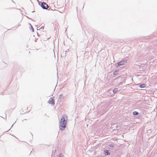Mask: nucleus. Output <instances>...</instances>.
Masks as SVG:
<instances>
[{
	"label": "nucleus",
	"instance_id": "nucleus-1",
	"mask_svg": "<svg viewBox=\"0 0 157 157\" xmlns=\"http://www.w3.org/2000/svg\"><path fill=\"white\" fill-rule=\"evenodd\" d=\"M67 117L65 115L63 116L60 122V129L63 130L65 128L67 122Z\"/></svg>",
	"mask_w": 157,
	"mask_h": 157
},
{
	"label": "nucleus",
	"instance_id": "nucleus-2",
	"mask_svg": "<svg viewBox=\"0 0 157 157\" xmlns=\"http://www.w3.org/2000/svg\"><path fill=\"white\" fill-rule=\"evenodd\" d=\"M28 108L27 107H24L23 109H22L21 111V112H22V113H25L29 112L30 111V109L28 110Z\"/></svg>",
	"mask_w": 157,
	"mask_h": 157
},
{
	"label": "nucleus",
	"instance_id": "nucleus-3",
	"mask_svg": "<svg viewBox=\"0 0 157 157\" xmlns=\"http://www.w3.org/2000/svg\"><path fill=\"white\" fill-rule=\"evenodd\" d=\"M41 6L44 9H47L48 7V5L44 2L42 3Z\"/></svg>",
	"mask_w": 157,
	"mask_h": 157
},
{
	"label": "nucleus",
	"instance_id": "nucleus-4",
	"mask_svg": "<svg viewBox=\"0 0 157 157\" xmlns=\"http://www.w3.org/2000/svg\"><path fill=\"white\" fill-rule=\"evenodd\" d=\"M48 102L50 104L54 105L55 104L54 98H50Z\"/></svg>",
	"mask_w": 157,
	"mask_h": 157
},
{
	"label": "nucleus",
	"instance_id": "nucleus-5",
	"mask_svg": "<svg viewBox=\"0 0 157 157\" xmlns=\"http://www.w3.org/2000/svg\"><path fill=\"white\" fill-rule=\"evenodd\" d=\"M146 84H141L140 86V87H141V88H143V87H146Z\"/></svg>",
	"mask_w": 157,
	"mask_h": 157
},
{
	"label": "nucleus",
	"instance_id": "nucleus-6",
	"mask_svg": "<svg viewBox=\"0 0 157 157\" xmlns=\"http://www.w3.org/2000/svg\"><path fill=\"white\" fill-rule=\"evenodd\" d=\"M124 64V61L120 62H119L118 63V64L119 66Z\"/></svg>",
	"mask_w": 157,
	"mask_h": 157
},
{
	"label": "nucleus",
	"instance_id": "nucleus-7",
	"mask_svg": "<svg viewBox=\"0 0 157 157\" xmlns=\"http://www.w3.org/2000/svg\"><path fill=\"white\" fill-rule=\"evenodd\" d=\"M105 154L106 155H108L110 154L108 150H106L105 151Z\"/></svg>",
	"mask_w": 157,
	"mask_h": 157
},
{
	"label": "nucleus",
	"instance_id": "nucleus-8",
	"mask_svg": "<svg viewBox=\"0 0 157 157\" xmlns=\"http://www.w3.org/2000/svg\"><path fill=\"white\" fill-rule=\"evenodd\" d=\"M138 114V113L136 111H135L133 112V114L134 115H137Z\"/></svg>",
	"mask_w": 157,
	"mask_h": 157
},
{
	"label": "nucleus",
	"instance_id": "nucleus-9",
	"mask_svg": "<svg viewBox=\"0 0 157 157\" xmlns=\"http://www.w3.org/2000/svg\"><path fill=\"white\" fill-rule=\"evenodd\" d=\"M117 91V88H115L113 90V92L114 93H116Z\"/></svg>",
	"mask_w": 157,
	"mask_h": 157
},
{
	"label": "nucleus",
	"instance_id": "nucleus-10",
	"mask_svg": "<svg viewBox=\"0 0 157 157\" xmlns=\"http://www.w3.org/2000/svg\"><path fill=\"white\" fill-rule=\"evenodd\" d=\"M59 157H63V156L62 155H60Z\"/></svg>",
	"mask_w": 157,
	"mask_h": 157
},
{
	"label": "nucleus",
	"instance_id": "nucleus-11",
	"mask_svg": "<svg viewBox=\"0 0 157 157\" xmlns=\"http://www.w3.org/2000/svg\"><path fill=\"white\" fill-rule=\"evenodd\" d=\"M33 32H34V29H33Z\"/></svg>",
	"mask_w": 157,
	"mask_h": 157
}]
</instances>
